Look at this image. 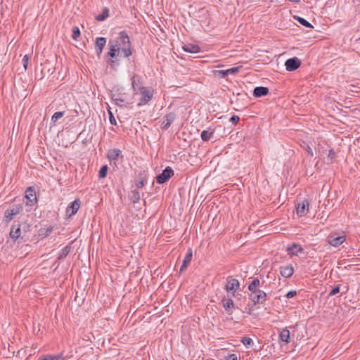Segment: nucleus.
<instances>
[{
	"mask_svg": "<svg viewBox=\"0 0 360 360\" xmlns=\"http://www.w3.org/2000/svg\"><path fill=\"white\" fill-rule=\"evenodd\" d=\"M109 51L106 54L109 57L108 64L113 67L118 62V57L129 58L132 54V45L129 37L125 31L119 33L116 39H110L108 42Z\"/></svg>",
	"mask_w": 360,
	"mask_h": 360,
	"instance_id": "1",
	"label": "nucleus"
},
{
	"mask_svg": "<svg viewBox=\"0 0 360 360\" xmlns=\"http://www.w3.org/2000/svg\"><path fill=\"white\" fill-rule=\"evenodd\" d=\"M248 298L253 302V305L264 304L267 300V294L262 290L257 289L250 291Z\"/></svg>",
	"mask_w": 360,
	"mask_h": 360,
	"instance_id": "2",
	"label": "nucleus"
},
{
	"mask_svg": "<svg viewBox=\"0 0 360 360\" xmlns=\"http://www.w3.org/2000/svg\"><path fill=\"white\" fill-rule=\"evenodd\" d=\"M141 94V98L137 103L138 106H141L148 103L153 96L154 90L151 87L147 88L145 86H141L139 89Z\"/></svg>",
	"mask_w": 360,
	"mask_h": 360,
	"instance_id": "3",
	"label": "nucleus"
},
{
	"mask_svg": "<svg viewBox=\"0 0 360 360\" xmlns=\"http://www.w3.org/2000/svg\"><path fill=\"white\" fill-rule=\"evenodd\" d=\"M23 210L22 204L14 205L10 209H7L4 212V221L7 223L10 222L17 214Z\"/></svg>",
	"mask_w": 360,
	"mask_h": 360,
	"instance_id": "4",
	"label": "nucleus"
},
{
	"mask_svg": "<svg viewBox=\"0 0 360 360\" xmlns=\"http://www.w3.org/2000/svg\"><path fill=\"white\" fill-rule=\"evenodd\" d=\"M239 287L240 282L238 279L231 276L226 278L224 289L227 292H231L233 296H236V292L239 289Z\"/></svg>",
	"mask_w": 360,
	"mask_h": 360,
	"instance_id": "5",
	"label": "nucleus"
},
{
	"mask_svg": "<svg viewBox=\"0 0 360 360\" xmlns=\"http://www.w3.org/2000/svg\"><path fill=\"white\" fill-rule=\"evenodd\" d=\"M174 174V170L170 167H167L160 174L156 176V182L159 184H163Z\"/></svg>",
	"mask_w": 360,
	"mask_h": 360,
	"instance_id": "6",
	"label": "nucleus"
},
{
	"mask_svg": "<svg viewBox=\"0 0 360 360\" xmlns=\"http://www.w3.org/2000/svg\"><path fill=\"white\" fill-rule=\"evenodd\" d=\"M336 233H331L327 238L328 244L333 247H338L342 244L346 240V236L342 234V236H336Z\"/></svg>",
	"mask_w": 360,
	"mask_h": 360,
	"instance_id": "7",
	"label": "nucleus"
},
{
	"mask_svg": "<svg viewBox=\"0 0 360 360\" xmlns=\"http://www.w3.org/2000/svg\"><path fill=\"white\" fill-rule=\"evenodd\" d=\"M26 205L33 206L37 202V198L36 195L35 189L30 186L28 187L25 191Z\"/></svg>",
	"mask_w": 360,
	"mask_h": 360,
	"instance_id": "8",
	"label": "nucleus"
},
{
	"mask_svg": "<svg viewBox=\"0 0 360 360\" xmlns=\"http://www.w3.org/2000/svg\"><path fill=\"white\" fill-rule=\"evenodd\" d=\"M242 66L233 67L227 70H214V74L220 78H225L229 75H236Z\"/></svg>",
	"mask_w": 360,
	"mask_h": 360,
	"instance_id": "9",
	"label": "nucleus"
},
{
	"mask_svg": "<svg viewBox=\"0 0 360 360\" xmlns=\"http://www.w3.org/2000/svg\"><path fill=\"white\" fill-rule=\"evenodd\" d=\"M301 65V60L297 58L293 57L286 60L285 63V68L288 71H294L298 69Z\"/></svg>",
	"mask_w": 360,
	"mask_h": 360,
	"instance_id": "10",
	"label": "nucleus"
},
{
	"mask_svg": "<svg viewBox=\"0 0 360 360\" xmlns=\"http://www.w3.org/2000/svg\"><path fill=\"white\" fill-rule=\"evenodd\" d=\"M176 119V114L174 112H171L167 115H165L162 118V122L161 123V129L163 130H166L169 128L172 123Z\"/></svg>",
	"mask_w": 360,
	"mask_h": 360,
	"instance_id": "11",
	"label": "nucleus"
},
{
	"mask_svg": "<svg viewBox=\"0 0 360 360\" xmlns=\"http://www.w3.org/2000/svg\"><path fill=\"white\" fill-rule=\"evenodd\" d=\"M80 200L75 199L73 202H70L66 208V214L70 217L75 215L80 207Z\"/></svg>",
	"mask_w": 360,
	"mask_h": 360,
	"instance_id": "12",
	"label": "nucleus"
},
{
	"mask_svg": "<svg viewBox=\"0 0 360 360\" xmlns=\"http://www.w3.org/2000/svg\"><path fill=\"white\" fill-rule=\"evenodd\" d=\"M309 201L304 199L300 202L297 204V214L299 217H304L309 211Z\"/></svg>",
	"mask_w": 360,
	"mask_h": 360,
	"instance_id": "13",
	"label": "nucleus"
},
{
	"mask_svg": "<svg viewBox=\"0 0 360 360\" xmlns=\"http://www.w3.org/2000/svg\"><path fill=\"white\" fill-rule=\"evenodd\" d=\"M21 235V224L18 221H14L10 231V237L16 240Z\"/></svg>",
	"mask_w": 360,
	"mask_h": 360,
	"instance_id": "14",
	"label": "nucleus"
},
{
	"mask_svg": "<svg viewBox=\"0 0 360 360\" xmlns=\"http://www.w3.org/2000/svg\"><path fill=\"white\" fill-rule=\"evenodd\" d=\"M192 258H193L192 249L188 248L187 250V252L183 259V262H182V264L180 268V273H182L187 269L188 266L189 265V264L191 263V262L192 260Z\"/></svg>",
	"mask_w": 360,
	"mask_h": 360,
	"instance_id": "15",
	"label": "nucleus"
},
{
	"mask_svg": "<svg viewBox=\"0 0 360 360\" xmlns=\"http://www.w3.org/2000/svg\"><path fill=\"white\" fill-rule=\"evenodd\" d=\"M147 173L146 171L141 172L138 176L137 179L135 181V185L137 188L143 187L146 183Z\"/></svg>",
	"mask_w": 360,
	"mask_h": 360,
	"instance_id": "16",
	"label": "nucleus"
},
{
	"mask_svg": "<svg viewBox=\"0 0 360 360\" xmlns=\"http://www.w3.org/2000/svg\"><path fill=\"white\" fill-rule=\"evenodd\" d=\"M294 273L293 266L290 264L287 266H281L280 267V274L284 278H290L292 276Z\"/></svg>",
	"mask_w": 360,
	"mask_h": 360,
	"instance_id": "17",
	"label": "nucleus"
},
{
	"mask_svg": "<svg viewBox=\"0 0 360 360\" xmlns=\"http://www.w3.org/2000/svg\"><path fill=\"white\" fill-rule=\"evenodd\" d=\"M182 49L191 53H198L201 51L200 47L198 44H186L182 46Z\"/></svg>",
	"mask_w": 360,
	"mask_h": 360,
	"instance_id": "18",
	"label": "nucleus"
},
{
	"mask_svg": "<svg viewBox=\"0 0 360 360\" xmlns=\"http://www.w3.org/2000/svg\"><path fill=\"white\" fill-rule=\"evenodd\" d=\"M269 89L266 86H256L253 90V96L259 98L269 94Z\"/></svg>",
	"mask_w": 360,
	"mask_h": 360,
	"instance_id": "19",
	"label": "nucleus"
},
{
	"mask_svg": "<svg viewBox=\"0 0 360 360\" xmlns=\"http://www.w3.org/2000/svg\"><path fill=\"white\" fill-rule=\"evenodd\" d=\"M287 251L290 255H298L304 252V249L300 245L293 243L291 247L287 248Z\"/></svg>",
	"mask_w": 360,
	"mask_h": 360,
	"instance_id": "20",
	"label": "nucleus"
},
{
	"mask_svg": "<svg viewBox=\"0 0 360 360\" xmlns=\"http://www.w3.org/2000/svg\"><path fill=\"white\" fill-rule=\"evenodd\" d=\"M129 198L133 203H137L140 201L141 195L140 192L138 191V188L131 190L129 193Z\"/></svg>",
	"mask_w": 360,
	"mask_h": 360,
	"instance_id": "21",
	"label": "nucleus"
},
{
	"mask_svg": "<svg viewBox=\"0 0 360 360\" xmlns=\"http://www.w3.org/2000/svg\"><path fill=\"white\" fill-rule=\"evenodd\" d=\"M121 153V150L118 148L110 149L108 151L107 157L110 160H117Z\"/></svg>",
	"mask_w": 360,
	"mask_h": 360,
	"instance_id": "22",
	"label": "nucleus"
},
{
	"mask_svg": "<svg viewBox=\"0 0 360 360\" xmlns=\"http://www.w3.org/2000/svg\"><path fill=\"white\" fill-rule=\"evenodd\" d=\"M260 286V281L257 277L252 278V281H250L248 285V290L253 291L255 290L259 289L258 287Z\"/></svg>",
	"mask_w": 360,
	"mask_h": 360,
	"instance_id": "23",
	"label": "nucleus"
},
{
	"mask_svg": "<svg viewBox=\"0 0 360 360\" xmlns=\"http://www.w3.org/2000/svg\"><path fill=\"white\" fill-rule=\"evenodd\" d=\"M279 338L286 344L289 343L290 339V331L287 328L283 329L279 334Z\"/></svg>",
	"mask_w": 360,
	"mask_h": 360,
	"instance_id": "24",
	"label": "nucleus"
},
{
	"mask_svg": "<svg viewBox=\"0 0 360 360\" xmlns=\"http://www.w3.org/2000/svg\"><path fill=\"white\" fill-rule=\"evenodd\" d=\"M112 99L115 102L117 105L123 106L125 99L121 94H113L111 96Z\"/></svg>",
	"mask_w": 360,
	"mask_h": 360,
	"instance_id": "25",
	"label": "nucleus"
},
{
	"mask_svg": "<svg viewBox=\"0 0 360 360\" xmlns=\"http://www.w3.org/2000/svg\"><path fill=\"white\" fill-rule=\"evenodd\" d=\"M222 305L226 311L234 308V304L231 298L224 297L221 300Z\"/></svg>",
	"mask_w": 360,
	"mask_h": 360,
	"instance_id": "26",
	"label": "nucleus"
},
{
	"mask_svg": "<svg viewBox=\"0 0 360 360\" xmlns=\"http://www.w3.org/2000/svg\"><path fill=\"white\" fill-rule=\"evenodd\" d=\"M141 84V78L139 76L134 75L132 77L131 85L134 91L136 92L141 87L139 85Z\"/></svg>",
	"mask_w": 360,
	"mask_h": 360,
	"instance_id": "27",
	"label": "nucleus"
},
{
	"mask_svg": "<svg viewBox=\"0 0 360 360\" xmlns=\"http://www.w3.org/2000/svg\"><path fill=\"white\" fill-rule=\"evenodd\" d=\"M214 134L213 130H204L201 132L200 136L202 141H208L212 137Z\"/></svg>",
	"mask_w": 360,
	"mask_h": 360,
	"instance_id": "28",
	"label": "nucleus"
},
{
	"mask_svg": "<svg viewBox=\"0 0 360 360\" xmlns=\"http://www.w3.org/2000/svg\"><path fill=\"white\" fill-rule=\"evenodd\" d=\"M70 249H71V247L70 245H66L65 247H64L60 254H59V256L58 257V260H62L64 258H65L70 253Z\"/></svg>",
	"mask_w": 360,
	"mask_h": 360,
	"instance_id": "29",
	"label": "nucleus"
},
{
	"mask_svg": "<svg viewBox=\"0 0 360 360\" xmlns=\"http://www.w3.org/2000/svg\"><path fill=\"white\" fill-rule=\"evenodd\" d=\"M109 16V9L108 8H104L101 14L96 16V20L97 21H103Z\"/></svg>",
	"mask_w": 360,
	"mask_h": 360,
	"instance_id": "30",
	"label": "nucleus"
},
{
	"mask_svg": "<svg viewBox=\"0 0 360 360\" xmlns=\"http://www.w3.org/2000/svg\"><path fill=\"white\" fill-rule=\"evenodd\" d=\"M62 358V354L56 355H41L38 360H60Z\"/></svg>",
	"mask_w": 360,
	"mask_h": 360,
	"instance_id": "31",
	"label": "nucleus"
},
{
	"mask_svg": "<svg viewBox=\"0 0 360 360\" xmlns=\"http://www.w3.org/2000/svg\"><path fill=\"white\" fill-rule=\"evenodd\" d=\"M106 44V39L101 37H97L95 42V48L103 49Z\"/></svg>",
	"mask_w": 360,
	"mask_h": 360,
	"instance_id": "32",
	"label": "nucleus"
},
{
	"mask_svg": "<svg viewBox=\"0 0 360 360\" xmlns=\"http://www.w3.org/2000/svg\"><path fill=\"white\" fill-rule=\"evenodd\" d=\"M295 19L300 24H301L302 25H303L305 27H307V28L313 27L311 24L309 22H308L306 19H304V18L297 16L295 18Z\"/></svg>",
	"mask_w": 360,
	"mask_h": 360,
	"instance_id": "33",
	"label": "nucleus"
},
{
	"mask_svg": "<svg viewBox=\"0 0 360 360\" xmlns=\"http://www.w3.org/2000/svg\"><path fill=\"white\" fill-rule=\"evenodd\" d=\"M108 167L107 165H103L99 172H98V177L100 179H103L105 178L106 176H107V174H108Z\"/></svg>",
	"mask_w": 360,
	"mask_h": 360,
	"instance_id": "34",
	"label": "nucleus"
},
{
	"mask_svg": "<svg viewBox=\"0 0 360 360\" xmlns=\"http://www.w3.org/2000/svg\"><path fill=\"white\" fill-rule=\"evenodd\" d=\"M241 342L245 345L246 347H249L253 345V340L252 338L248 336H244L241 338Z\"/></svg>",
	"mask_w": 360,
	"mask_h": 360,
	"instance_id": "35",
	"label": "nucleus"
},
{
	"mask_svg": "<svg viewBox=\"0 0 360 360\" xmlns=\"http://www.w3.org/2000/svg\"><path fill=\"white\" fill-rule=\"evenodd\" d=\"M64 114L65 112L62 111L56 112L51 117V122L55 123L58 120L63 117Z\"/></svg>",
	"mask_w": 360,
	"mask_h": 360,
	"instance_id": "36",
	"label": "nucleus"
},
{
	"mask_svg": "<svg viewBox=\"0 0 360 360\" xmlns=\"http://www.w3.org/2000/svg\"><path fill=\"white\" fill-rule=\"evenodd\" d=\"M72 38L74 40H77L79 37L80 34H81L79 27L77 26H75L72 27Z\"/></svg>",
	"mask_w": 360,
	"mask_h": 360,
	"instance_id": "37",
	"label": "nucleus"
},
{
	"mask_svg": "<svg viewBox=\"0 0 360 360\" xmlns=\"http://www.w3.org/2000/svg\"><path fill=\"white\" fill-rule=\"evenodd\" d=\"M301 146L304 150H305L307 152L309 155H310L311 157L314 156L313 150L308 143L304 142L303 145H302Z\"/></svg>",
	"mask_w": 360,
	"mask_h": 360,
	"instance_id": "38",
	"label": "nucleus"
},
{
	"mask_svg": "<svg viewBox=\"0 0 360 360\" xmlns=\"http://www.w3.org/2000/svg\"><path fill=\"white\" fill-rule=\"evenodd\" d=\"M340 291V285H337L329 292L328 296H333Z\"/></svg>",
	"mask_w": 360,
	"mask_h": 360,
	"instance_id": "39",
	"label": "nucleus"
},
{
	"mask_svg": "<svg viewBox=\"0 0 360 360\" xmlns=\"http://www.w3.org/2000/svg\"><path fill=\"white\" fill-rule=\"evenodd\" d=\"M108 112H109V121H110V124L112 125H116L117 124L116 120H115L112 112L110 110H108Z\"/></svg>",
	"mask_w": 360,
	"mask_h": 360,
	"instance_id": "40",
	"label": "nucleus"
},
{
	"mask_svg": "<svg viewBox=\"0 0 360 360\" xmlns=\"http://www.w3.org/2000/svg\"><path fill=\"white\" fill-rule=\"evenodd\" d=\"M29 59L30 58H29L28 55H25L22 58V63H23V67H24L25 70H27V68Z\"/></svg>",
	"mask_w": 360,
	"mask_h": 360,
	"instance_id": "41",
	"label": "nucleus"
},
{
	"mask_svg": "<svg viewBox=\"0 0 360 360\" xmlns=\"http://www.w3.org/2000/svg\"><path fill=\"white\" fill-rule=\"evenodd\" d=\"M230 122H232L233 124H236L239 120H240V117L238 116V115H232L230 118Z\"/></svg>",
	"mask_w": 360,
	"mask_h": 360,
	"instance_id": "42",
	"label": "nucleus"
},
{
	"mask_svg": "<svg viewBox=\"0 0 360 360\" xmlns=\"http://www.w3.org/2000/svg\"><path fill=\"white\" fill-rule=\"evenodd\" d=\"M297 295V292L296 290H290L289 292H288L285 295V297L288 299L290 298H292L293 297H295V295Z\"/></svg>",
	"mask_w": 360,
	"mask_h": 360,
	"instance_id": "43",
	"label": "nucleus"
},
{
	"mask_svg": "<svg viewBox=\"0 0 360 360\" xmlns=\"http://www.w3.org/2000/svg\"><path fill=\"white\" fill-rule=\"evenodd\" d=\"M335 152L333 149H330L328 155V158L330 159V160H333L335 158Z\"/></svg>",
	"mask_w": 360,
	"mask_h": 360,
	"instance_id": "44",
	"label": "nucleus"
},
{
	"mask_svg": "<svg viewBox=\"0 0 360 360\" xmlns=\"http://www.w3.org/2000/svg\"><path fill=\"white\" fill-rule=\"evenodd\" d=\"M226 360H238V356L235 354H231L226 357Z\"/></svg>",
	"mask_w": 360,
	"mask_h": 360,
	"instance_id": "45",
	"label": "nucleus"
},
{
	"mask_svg": "<svg viewBox=\"0 0 360 360\" xmlns=\"http://www.w3.org/2000/svg\"><path fill=\"white\" fill-rule=\"evenodd\" d=\"M95 50H96L98 57H100L101 54L102 53L103 49L95 48Z\"/></svg>",
	"mask_w": 360,
	"mask_h": 360,
	"instance_id": "46",
	"label": "nucleus"
},
{
	"mask_svg": "<svg viewBox=\"0 0 360 360\" xmlns=\"http://www.w3.org/2000/svg\"><path fill=\"white\" fill-rule=\"evenodd\" d=\"M345 290L342 292V294L347 293L348 292L349 289V287L347 285V286L345 287Z\"/></svg>",
	"mask_w": 360,
	"mask_h": 360,
	"instance_id": "47",
	"label": "nucleus"
},
{
	"mask_svg": "<svg viewBox=\"0 0 360 360\" xmlns=\"http://www.w3.org/2000/svg\"><path fill=\"white\" fill-rule=\"evenodd\" d=\"M52 231V228H49L46 231V235H49Z\"/></svg>",
	"mask_w": 360,
	"mask_h": 360,
	"instance_id": "48",
	"label": "nucleus"
},
{
	"mask_svg": "<svg viewBox=\"0 0 360 360\" xmlns=\"http://www.w3.org/2000/svg\"><path fill=\"white\" fill-rule=\"evenodd\" d=\"M288 1L290 2H292V3H299L300 0H288Z\"/></svg>",
	"mask_w": 360,
	"mask_h": 360,
	"instance_id": "49",
	"label": "nucleus"
},
{
	"mask_svg": "<svg viewBox=\"0 0 360 360\" xmlns=\"http://www.w3.org/2000/svg\"><path fill=\"white\" fill-rule=\"evenodd\" d=\"M247 313L248 314L251 315L252 314V308L250 307L249 309H248V311H247Z\"/></svg>",
	"mask_w": 360,
	"mask_h": 360,
	"instance_id": "50",
	"label": "nucleus"
}]
</instances>
